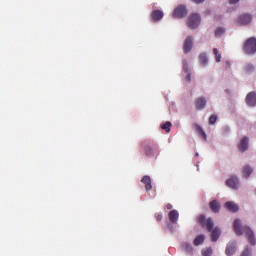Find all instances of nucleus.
<instances>
[{
  "mask_svg": "<svg viewBox=\"0 0 256 256\" xmlns=\"http://www.w3.org/2000/svg\"><path fill=\"white\" fill-rule=\"evenodd\" d=\"M235 251H236V246L235 244L232 243L226 247L225 253L227 256H232V255H235Z\"/></svg>",
  "mask_w": 256,
  "mask_h": 256,
  "instance_id": "aec40b11",
  "label": "nucleus"
},
{
  "mask_svg": "<svg viewBox=\"0 0 256 256\" xmlns=\"http://www.w3.org/2000/svg\"><path fill=\"white\" fill-rule=\"evenodd\" d=\"M242 173H243V177H245V179H249V177L253 173V168H251L250 166H244Z\"/></svg>",
  "mask_w": 256,
  "mask_h": 256,
  "instance_id": "6ab92c4d",
  "label": "nucleus"
},
{
  "mask_svg": "<svg viewBox=\"0 0 256 256\" xmlns=\"http://www.w3.org/2000/svg\"><path fill=\"white\" fill-rule=\"evenodd\" d=\"M233 227L236 235L241 237V235L244 233L250 245H256L255 233L249 226H241V220L236 219L234 221Z\"/></svg>",
  "mask_w": 256,
  "mask_h": 256,
  "instance_id": "f03ea898",
  "label": "nucleus"
},
{
  "mask_svg": "<svg viewBox=\"0 0 256 256\" xmlns=\"http://www.w3.org/2000/svg\"><path fill=\"white\" fill-rule=\"evenodd\" d=\"M141 182L145 185L146 191H151V189H153V185L151 183V177L144 176L142 178Z\"/></svg>",
  "mask_w": 256,
  "mask_h": 256,
  "instance_id": "2eb2a0df",
  "label": "nucleus"
},
{
  "mask_svg": "<svg viewBox=\"0 0 256 256\" xmlns=\"http://www.w3.org/2000/svg\"><path fill=\"white\" fill-rule=\"evenodd\" d=\"M186 81H188V82L191 81V73H189V72L187 73Z\"/></svg>",
  "mask_w": 256,
  "mask_h": 256,
  "instance_id": "473e14b6",
  "label": "nucleus"
},
{
  "mask_svg": "<svg viewBox=\"0 0 256 256\" xmlns=\"http://www.w3.org/2000/svg\"><path fill=\"white\" fill-rule=\"evenodd\" d=\"M173 17L176 19H183V17H187V7H185V5H179L174 9Z\"/></svg>",
  "mask_w": 256,
  "mask_h": 256,
  "instance_id": "39448f33",
  "label": "nucleus"
},
{
  "mask_svg": "<svg viewBox=\"0 0 256 256\" xmlns=\"http://www.w3.org/2000/svg\"><path fill=\"white\" fill-rule=\"evenodd\" d=\"M227 187H230V189H239V178L237 176H232L226 181Z\"/></svg>",
  "mask_w": 256,
  "mask_h": 256,
  "instance_id": "6e6552de",
  "label": "nucleus"
},
{
  "mask_svg": "<svg viewBox=\"0 0 256 256\" xmlns=\"http://www.w3.org/2000/svg\"><path fill=\"white\" fill-rule=\"evenodd\" d=\"M194 127H195V131L199 135V137H201V139H203L204 141H207V134L205 133L203 128L201 126H199L198 124H195Z\"/></svg>",
  "mask_w": 256,
  "mask_h": 256,
  "instance_id": "dca6fc26",
  "label": "nucleus"
},
{
  "mask_svg": "<svg viewBox=\"0 0 256 256\" xmlns=\"http://www.w3.org/2000/svg\"><path fill=\"white\" fill-rule=\"evenodd\" d=\"M213 255V249L207 248L205 250H202V256H212Z\"/></svg>",
  "mask_w": 256,
  "mask_h": 256,
  "instance_id": "cd10ccee",
  "label": "nucleus"
},
{
  "mask_svg": "<svg viewBox=\"0 0 256 256\" xmlns=\"http://www.w3.org/2000/svg\"><path fill=\"white\" fill-rule=\"evenodd\" d=\"M168 217L171 223H177V221H179V212L177 210H172L169 212Z\"/></svg>",
  "mask_w": 256,
  "mask_h": 256,
  "instance_id": "f3484780",
  "label": "nucleus"
},
{
  "mask_svg": "<svg viewBox=\"0 0 256 256\" xmlns=\"http://www.w3.org/2000/svg\"><path fill=\"white\" fill-rule=\"evenodd\" d=\"M205 105H207V100L205 99V97H199L196 99L197 111H201V109H205Z\"/></svg>",
  "mask_w": 256,
  "mask_h": 256,
  "instance_id": "4468645a",
  "label": "nucleus"
},
{
  "mask_svg": "<svg viewBox=\"0 0 256 256\" xmlns=\"http://www.w3.org/2000/svg\"><path fill=\"white\" fill-rule=\"evenodd\" d=\"M194 1V3H203V1H205V0H193Z\"/></svg>",
  "mask_w": 256,
  "mask_h": 256,
  "instance_id": "c9c22d12",
  "label": "nucleus"
},
{
  "mask_svg": "<svg viewBox=\"0 0 256 256\" xmlns=\"http://www.w3.org/2000/svg\"><path fill=\"white\" fill-rule=\"evenodd\" d=\"M225 209L231 211L232 213H237L239 211V206L235 202L229 201L224 204Z\"/></svg>",
  "mask_w": 256,
  "mask_h": 256,
  "instance_id": "f8f14e48",
  "label": "nucleus"
},
{
  "mask_svg": "<svg viewBox=\"0 0 256 256\" xmlns=\"http://www.w3.org/2000/svg\"><path fill=\"white\" fill-rule=\"evenodd\" d=\"M244 53L246 55H255L256 53V38L250 37L244 42L243 46Z\"/></svg>",
  "mask_w": 256,
  "mask_h": 256,
  "instance_id": "7ed1b4c3",
  "label": "nucleus"
},
{
  "mask_svg": "<svg viewBox=\"0 0 256 256\" xmlns=\"http://www.w3.org/2000/svg\"><path fill=\"white\" fill-rule=\"evenodd\" d=\"M201 24V16L193 13L188 17L187 25L190 29H197Z\"/></svg>",
  "mask_w": 256,
  "mask_h": 256,
  "instance_id": "20e7f679",
  "label": "nucleus"
},
{
  "mask_svg": "<svg viewBox=\"0 0 256 256\" xmlns=\"http://www.w3.org/2000/svg\"><path fill=\"white\" fill-rule=\"evenodd\" d=\"M215 123H217V116L216 115H211L209 117V124L210 125H215Z\"/></svg>",
  "mask_w": 256,
  "mask_h": 256,
  "instance_id": "c85d7f7f",
  "label": "nucleus"
},
{
  "mask_svg": "<svg viewBox=\"0 0 256 256\" xmlns=\"http://www.w3.org/2000/svg\"><path fill=\"white\" fill-rule=\"evenodd\" d=\"M236 3H239V0H230L231 5H235Z\"/></svg>",
  "mask_w": 256,
  "mask_h": 256,
  "instance_id": "f704fd0d",
  "label": "nucleus"
},
{
  "mask_svg": "<svg viewBox=\"0 0 256 256\" xmlns=\"http://www.w3.org/2000/svg\"><path fill=\"white\" fill-rule=\"evenodd\" d=\"M182 249H184V251L187 253H191L193 251V246H191L190 243L185 242L182 244Z\"/></svg>",
  "mask_w": 256,
  "mask_h": 256,
  "instance_id": "4be33fe9",
  "label": "nucleus"
},
{
  "mask_svg": "<svg viewBox=\"0 0 256 256\" xmlns=\"http://www.w3.org/2000/svg\"><path fill=\"white\" fill-rule=\"evenodd\" d=\"M238 149L242 153L247 151V149H249V138L247 136L242 138V140L240 141V144L238 146Z\"/></svg>",
  "mask_w": 256,
  "mask_h": 256,
  "instance_id": "9d476101",
  "label": "nucleus"
},
{
  "mask_svg": "<svg viewBox=\"0 0 256 256\" xmlns=\"http://www.w3.org/2000/svg\"><path fill=\"white\" fill-rule=\"evenodd\" d=\"M213 53L215 55L216 63H221V54L219 53V50L217 48H214Z\"/></svg>",
  "mask_w": 256,
  "mask_h": 256,
  "instance_id": "5701e85b",
  "label": "nucleus"
},
{
  "mask_svg": "<svg viewBox=\"0 0 256 256\" xmlns=\"http://www.w3.org/2000/svg\"><path fill=\"white\" fill-rule=\"evenodd\" d=\"M245 71L246 73H253L255 71V66H253V64H246Z\"/></svg>",
  "mask_w": 256,
  "mask_h": 256,
  "instance_id": "bb28decb",
  "label": "nucleus"
},
{
  "mask_svg": "<svg viewBox=\"0 0 256 256\" xmlns=\"http://www.w3.org/2000/svg\"><path fill=\"white\" fill-rule=\"evenodd\" d=\"M199 59H200L201 65H203V66H205V65H207V63H209V59H207V54H205V53L200 54Z\"/></svg>",
  "mask_w": 256,
  "mask_h": 256,
  "instance_id": "412c9836",
  "label": "nucleus"
},
{
  "mask_svg": "<svg viewBox=\"0 0 256 256\" xmlns=\"http://www.w3.org/2000/svg\"><path fill=\"white\" fill-rule=\"evenodd\" d=\"M183 70H184L186 73H189V65H187V60H184V61H183Z\"/></svg>",
  "mask_w": 256,
  "mask_h": 256,
  "instance_id": "7c9ffc66",
  "label": "nucleus"
},
{
  "mask_svg": "<svg viewBox=\"0 0 256 256\" xmlns=\"http://www.w3.org/2000/svg\"><path fill=\"white\" fill-rule=\"evenodd\" d=\"M203 243H205V235L203 234L198 235L193 241V245H195V247H199V245H203Z\"/></svg>",
  "mask_w": 256,
  "mask_h": 256,
  "instance_id": "a211bd4d",
  "label": "nucleus"
},
{
  "mask_svg": "<svg viewBox=\"0 0 256 256\" xmlns=\"http://www.w3.org/2000/svg\"><path fill=\"white\" fill-rule=\"evenodd\" d=\"M144 151H145V154L149 157L151 155H153V147H151V145H146L144 147Z\"/></svg>",
  "mask_w": 256,
  "mask_h": 256,
  "instance_id": "a878e982",
  "label": "nucleus"
},
{
  "mask_svg": "<svg viewBox=\"0 0 256 256\" xmlns=\"http://www.w3.org/2000/svg\"><path fill=\"white\" fill-rule=\"evenodd\" d=\"M215 19H216V21L219 20V18H217V17Z\"/></svg>",
  "mask_w": 256,
  "mask_h": 256,
  "instance_id": "e433bc0d",
  "label": "nucleus"
},
{
  "mask_svg": "<svg viewBox=\"0 0 256 256\" xmlns=\"http://www.w3.org/2000/svg\"><path fill=\"white\" fill-rule=\"evenodd\" d=\"M246 103L249 105V107H255L256 106V93L250 92L246 96Z\"/></svg>",
  "mask_w": 256,
  "mask_h": 256,
  "instance_id": "1a4fd4ad",
  "label": "nucleus"
},
{
  "mask_svg": "<svg viewBox=\"0 0 256 256\" xmlns=\"http://www.w3.org/2000/svg\"><path fill=\"white\" fill-rule=\"evenodd\" d=\"M198 223H200L203 229H207V231L211 232L210 237L213 243H215L219 237H221V229H219V227L213 229V227H215V223L211 218L207 219L205 218V215L202 214L198 217Z\"/></svg>",
  "mask_w": 256,
  "mask_h": 256,
  "instance_id": "f257e3e1",
  "label": "nucleus"
},
{
  "mask_svg": "<svg viewBox=\"0 0 256 256\" xmlns=\"http://www.w3.org/2000/svg\"><path fill=\"white\" fill-rule=\"evenodd\" d=\"M209 207L213 213H219L221 211V204L217 200H212L209 203Z\"/></svg>",
  "mask_w": 256,
  "mask_h": 256,
  "instance_id": "ddd939ff",
  "label": "nucleus"
},
{
  "mask_svg": "<svg viewBox=\"0 0 256 256\" xmlns=\"http://www.w3.org/2000/svg\"><path fill=\"white\" fill-rule=\"evenodd\" d=\"M240 256H251V249H249V247H246Z\"/></svg>",
  "mask_w": 256,
  "mask_h": 256,
  "instance_id": "c756f323",
  "label": "nucleus"
},
{
  "mask_svg": "<svg viewBox=\"0 0 256 256\" xmlns=\"http://www.w3.org/2000/svg\"><path fill=\"white\" fill-rule=\"evenodd\" d=\"M225 35V28H217L215 31V37H223Z\"/></svg>",
  "mask_w": 256,
  "mask_h": 256,
  "instance_id": "b1692460",
  "label": "nucleus"
},
{
  "mask_svg": "<svg viewBox=\"0 0 256 256\" xmlns=\"http://www.w3.org/2000/svg\"><path fill=\"white\" fill-rule=\"evenodd\" d=\"M166 209H168V211H171V209H173V205L172 204H167Z\"/></svg>",
  "mask_w": 256,
  "mask_h": 256,
  "instance_id": "72a5a7b5",
  "label": "nucleus"
},
{
  "mask_svg": "<svg viewBox=\"0 0 256 256\" xmlns=\"http://www.w3.org/2000/svg\"><path fill=\"white\" fill-rule=\"evenodd\" d=\"M155 218L157 221H163V214L162 213H156Z\"/></svg>",
  "mask_w": 256,
  "mask_h": 256,
  "instance_id": "2f4dec72",
  "label": "nucleus"
},
{
  "mask_svg": "<svg viewBox=\"0 0 256 256\" xmlns=\"http://www.w3.org/2000/svg\"><path fill=\"white\" fill-rule=\"evenodd\" d=\"M161 129L169 133L171 131V122H166L165 124H161Z\"/></svg>",
  "mask_w": 256,
  "mask_h": 256,
  "instance_id": "393cba45",
  "label": "nucleus"
},
{
  "mask_svg": "<svg viewBox=\"0 0 256 256\" xmlns=\"http://www.w3.org/2000/svg\"><path fill=\"white\" fill-rule=\"evenodd\" d=\"M252 19L253 18L251 17L250 14H242L238 17L237 23H238V25H243V26L249 25V23H251Z\"/></svg>",
  "mask_w": 256,
  "mask_h": 256,
  "instance_id": "423d86ee",
  "label": "nucleus"
},
{
  "mask_svg": "<svg viewBox=\"0 0 256 256\" xmlns=\"http://www.w3.org/2000/svg\"><path fill=\"white\" fill-rule=\"evenodd\" d=\"M193 49V37L188 36L184 40L183 51L185 54L189 53Z\"/></svg>",
  "mask_w": 256,
  "mask_h": 256,
  "instance_id": "0eeeda50",
  "label": "nucleus"
},
{
  "mask_svg": "<svg viewBox=\"0 0 256 256\" xmlns=\"http://www.w3.org/2000/svg\"><path fill=\"white\" fill-rule=\"evenodd\" d=\"M163 11L161 10H154L151 13V19L154 23H157V21H161L163 19Z\"/></svg>",
  "mask_w": 256,
  "mask_h": 256,
  "instance_id": "9b49d317",
  "label": "nucleus"
}]
</instances>
